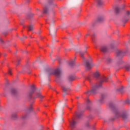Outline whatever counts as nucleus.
<instances>
[{"instance_id":"obj_1","label":"nucleus","mask_w":130,"mask_h":130,"mask_svg":"<svg viewBox=\"0 0 130 130\" xmlns=\"http://www.w3.org/2000/svg\"><path fill=\"white\" fill-rule=\"evenodd\" d=\"M108 78L105 76H103L102 78H100L99 82L95 84L94 86L91 88L90 90L85 92V94H86L87 96H90V95H95V94L97 93L98 88L102 87V83H104V82H108Z\"/></svg>"},{"instance_id":"obj_2","label":"nucleus","mask_w":130,"mask_h":130,"mask_svg":"<svg viewBox=\"0 0 130 130\" xmlns=\"http://www.w3.org/2000/svg\"><path fill=\"white\" fill-rule=\"evenodd\" d=\"M80 54L81 58H83V64L84 66H85L87 70H91L92 67L94 66L93 62H92V61H91L90 60L85 59L84 57V53L80 52Z\"/></svg>"},{"instance_id":"obj_3","label":"nucleus","mask_w":130,"mask_h":130,"mask_svg":"<svg viewBox=\"0 0 130 130\" xmlns=\"http://www.w3.org/2000/svg\"><path fill=\"white\" fill-rule=\"evenodd\" d=\"M47 74L49 76L54 75V76H55L56 79H59V78H60L61 74L60 69H59V68H57L55 70L50 69L47 71Z\"/></svg>"},{"instance_id":"obj_4","label":"nucleus","mask_w":130,"mask_h":130,"mask_svg":"<svg viewBox=\"0 0 130 130\" xmlns=\"http://www.w3.org/2000/svg\"><path fill=\"white\" fill-rule=\"evenodd\" d=\"M115 54L117 57H122V56H124L126 54V52L120 50H117L115 52Z\"/></svg>"},{"instance_id":"obj_5","label":"nucleus","mask_w":130,"mask_h":130,"mask_svg":"<svg viewBox=\"0 0 130 130\" xmlns=\"http://www.w3.org/2000/svg\"><path fill=\"white\" fill-rule=\"evenodd\" d=\"M35 91H36V88H35L34 85H32L31 87L30 90L28 94V98H29V99H32V94H33Z\"/></svg>"},{"instance_id":"obj_6","label":"nucleus","mask_w":130,"mask_h":130,"mask_svg":"<svg viewBox=\"0 0 130 130\" xmlns=\"http://www.w3.org/2000/svg\"><path fill=\"white\" fill-rule=\"evenodd\" d=\"M70 127L71 129H74L76 127L77 122L75 121V119H72V121H69Z\"/></svg>"},{"instance_id":"obj_7","label":"nucleus","mask_w":130,"mask_h":130,"mask_svg":"<svg viewBox=\"0 0 130 130\" xmlns=\"http://www.w3.org/2000/svg\"><path fill=\"white\" fill-rule=\"evenodd\" d=\"M85 102L86 103V109L90 110V108H91V102L88 98H86Z\"/></svg>"},{"instance_id":"obj_8","label":"nucleus","mask_w":130,"mask_h":130,"mask_svg":"<svg viewBox=\"0 0 130 130\" xmlns=\"http://www.w3.org/2000/svg\"><path fill=\"white\" fill-rule=\"evenodd\" d=\"M116 116H117V117H119V116H121V117L123 118L124 119L126 118V114H125V113H123L122 114H120V113L117 112L116 113Z\"/></svg>"},{"instance_id":"obj_9","label":"nucleus","mask_w":130,"mask_h":130,"mask_svg":"<svg viewBox=\"0 0 130 130\" xmlns=\"http://www.w3.org/2000/svg\"><path fill=\"white\" fill-rule=\"evenodd\" d=\"M36 98H40V99H42V98H43V96H42V95H41L40 92H38V93H37L36 96H35L33 98V99H36Z\"/></svg>"},{"instance_id":"obj_10","label":"nucleus","mask_w":130,"mask_h":130,"mask_svg":"<svg viewBox=\"0 0 130 130\" xmlns=\"http://www.w3.org/2000/svg\"><path fill=\"white\" fill-rule=\"evenodd\" d=\"M92 77H93V78H95V79H99V77H100V74H99V72H96L93 74Z\"/></svg>"},{"instance_id":"obj_11","label":"nucleus","mask_w":130,"mask_h":130,"mask_svg":"<svg viewBox=\"0 0 130 130\" xmlns=\"http://www.w3.org/2000/svg\"><path fill=\"white\" fill-rule=\"evenodd\" d=\"M107 50H108V48L106 46H103L101 48V51L102 52H107Z\"/></svg>"},{"instance_id":"obj_12","label":"nucleus","mask_w":130,"mask_h":130,"mask_svg":"<svg viewBox=\"0 0 130 130\" xmlns=\"http://www.w3.org/2000/svg\"><path fill=\"white\" fill-rule=\"evenodd\" d=\"M97 4L99 6H102L103 5L104 2L102 1V0H96Z\"/></svg>"},{"instance_id":"obj_13","label":"nucleus","mask_w":130,"mask_h":130,"mask_svg":"<svg viewBox=\"0 0 130 130\" xmlns=\"http://www.w3.org/2000/svg\"><path fill=\"white\" fill-rule=\"evenodd\" d=\"M75 115L76 117H77V118H80L82 117V114H81L80 113L76 112Z\"/></svg>"},{"instance_id":"obj_14","label":"nucleus","mask_w":130,"mask_h":130,"mask_svg":"<svg viewBox=\"0 0 130 130\" xmlns=\"http://www.w3.org/2000/svg\"><path fill=\"white\" fill-rule=\"evenodd\" d=\"M48 13V8L47 7L44 8L43 14H47Z\"/></svg>"},{"instance_id":"obj_15","label":"nucleus","mask_w":130,"mask_h":130,"mask_svg":"<svg viewBox=\"0 0 130 130\" xmlns=\"http://www.w3.org/2000/svg\"><path fill=\"white\" fill-rule=\"evenodd\" d=\"M106 97V94H102L101 99L100 100L101 103H102L103 100Z\"/></svg>"},{"instance_id":"obj_16","label":"nucleus","mask_w":130,"mask_h":130,"mask_svg":"<svg viewBox=\"0 0 130 130\" xmlns=\"http://www.w3.org/2000/svg\"><path fill=\"white\" fill-rule=\"evenodd\" d=\"M11 93L13 94V95H16L17 93V90L15 88H13L11 90Z\"/></svg>"},{"instance_id":"obj_17","label":"nucleus","mask_w":130,"mask_h":130,"mask_svg":"<svg viewBox=\"0 0 130 130\" xmlns=\"http://www.w3.org/2000/svg\"><path fill=\"white\" fill-rule=\"evenodd\" d=\"M120 11V9H119V8L118 7H116L115 8V12L116 14H118V13H119V12Z\"/></svg>"},{"instance_id":"obj_18","label":"nucleus","mask_w":130,"mask_h":130,"mask_svg":"<svg viewBox=\"0 0 130 130\" xmlns=\"http://www.w3.org/2000/svg\"><path fill=\"white\" fill-rule=\"evenodd\" d=\"M74 80H75V77H74L73 76H69V81H70L71 82L72 81H74Z\"/></svg>"},{"instance_id":"obj_19","label":"nucleus","mask_w":130,"mask_h":130,"mask_svg":"<svg viewBox=\"0 0 130 130\" xmlns=\"http://www.w3.org/2000/svg\"><path fill=\"white\" fill-rule=\"evenodd\" d=\"M12 118H13L14 120L17 119V114L16 113L12 114Z\"/></svg>"},{"instance_id":"obj_20","label":"nucleus","mask_w":130,"mask_h":130,"mask_svg":"<svg viewBox=\"0 0 130 130\" xmlns=\"http://www.w3.org/2000/svg\"><path fill=\"white\" fill-rule=\"evenodd\" d=\"M75 64V61L74 60H71L69 62V66H70V67H73V66H74Z\"/></svg>"},{"instance_id":"obj_21","label":"nucleus","mask_w":130,"mask_h":130,"mask_svg":"<svg viewBox=\"0 0 130 130\" xmlns=\"http://www.w3.org/2000/svg\"><path fill=\"white\" fill-rule=\"evenodd\" d=\"M112 62V59H111V58L110 57H108L107 58V62H108V63H110V62Z\"/></svg>"},{"instance_id":"obj_22","label":"nucleus","mask_w":130,"mask_h":130,"mask_svg":"<svg viewBox=\"0 0 130 130\" xmlns=\"http://www.w3.org/2000/svg\"><path fill=\"white\" fill-rule=\"evenodd\" d=\"M86 79H87L89 82H91V80H92V76L89 75L86 77Z\"/></svg>"},{"instance_id":"obj_23","label":"nucleus","mask_w":130,"mask_h":130,"mask_svg":"<svg viewBox=\"0 0 130 130\" xmlns=\"http://www.w3.org/2000/svg\"><path fill=\"white\" fill-rule=\"evenodd\" d=\"M32 111V105H30L29 107L27 109V112L30 113Z\"/></svg>"},{"instance_id":"obj_24","label":"nucleus","mask_w":130,"mask_h":130,"mask_svg":"<svg viewBox=\"0 0 130 130\" xmlns=\"http://www.w3.org/2000/svg\"><path fill=\"white\" fill-rule=\"evenodd\" d=\"M125 15L126 17H128V18H130V12L129 11H126Z\"/></svg>"},{"instance_id":"obj_25","label":"nucleus","mask_w":130,"mask_h":130,"mask_svg":"<svg viewBox=\"0 0 130 130\" xmlns=\"http://www.w3.org/2000/svg\"><path fill=\"white\" fill-rule=\"evenodd\" d=\"M109 106L111 108H112L113 110L115 109V106H114V105H113V104H110Z\"/></svg>"},{"instance_id":"obj_26","label":"nucleus","mask_w":130,"mask_h":130,"mask_svg":"<svg viewBox=\"0 0 130 130\" xmlns=\"http://www.w3.org/2000/svg\"><path fill=\"white\" fill-rule=\"evenodd\" d=\"M95 34H93L92 37H91V40L92 41V42H95L94 40H95Z\"/></svg>"},{"instance_id":"obj_27","label":"nucleus","mask_w":130,"mask_h":130,"mask_svg":"<svg viewBox=\"0 0 130 130\" xmlns=\"http://www.w3.org/2000/svg\"><path fill=\"white\" fill-rule=\"evenodd\" d=\"M61 89H62V91H63L64 92H66L67 91V90H68L67 88H66V87H64L63 86H61Z\"/></svg>"},{"instance_id":"obj_28","label":"nucleus","mask_w":130,"mask_h":130,"mask_svg":"<svg viewBox=\"0 0 130 130\" xmlns=\"http://www.w3.org/2000/svg\"><path fill=\"white\" fill-rule=\"evenodd\" d=\"M32 30H33V26L29 25L28 26V31H32Z\"/></svg>"},{"instance_id":"obj_29","label":"nucleus","mask_w":130,"mask_h":130,"mask_svg":"<svg viewBox=\"0 0 130 130\" xmlns=\"http://www.w3.org/2000/svg\"><path fill=\"white\" fill-rule=\"evenodd\" d=\"M125 69L126 70V71H129L130 70V67L129 66H126L125 67Z\"/></svg>"},{"instance_id":"obj_30","label":"nucleus","mask_w":130,"mask_h":130,"mask_svg":"<svg viewBox=\"0 0 130 130\" xmlns=\"http://www.w3.org/2000/svg\"><path fill=\"white\" fill-rule=\"evenodd\" d=\"M102 21H103V18L100 17V18H98V21L99 22H102Z\"/></svg>"},{"instance_id":"obj_31","label":"nucleus","mask_w":130,"mask_h":130,"mask_svg":"<svg viewBox=\"0 0 130 130\" xmlns=\"http://www.w3.org/2000/svg\"><path fill=\"white\" fill-rule=\"evenodd\" d=\"M8 74L9 75H10V76H12V71L11 70V69H9L8 71Z\"/></svg>"},{"instance_id":"obj_32","label":"nucleus","mask_w":130,"mask_h":130,"mask_svg":"<svg viewBox=\"0 0 130 130\" xmlns=\"http://www.w3.org/2000/svg\"><path fill=\"white\" fill-rule=\"evenodd\" d=\"M125 103H126V104H129V100H126Z\"/></svg>"},{"instance_id":"obj_33","label":"nucleus","mask_w":130,"mask_h":130,"mask_svg":"<svg viewBox=\"0 0 130 130\" xmlns=\"http://www.w3.org/2000/svg\"><path fill=\"white\" fill-rule=\"evenodd\" d=\"M27 117V115L22 116V119H25Z\"/></svg>"},{"instance_id":"obj_34","label":"nucleus","mask_w":130,"mask_h":130,"mask_svg":"<svg viewBox=\"0 0 130 130\" xmlns=\"http://www.w3.org/2000/svg\"><path fill=\"white\" fill-rule=\"evenodd\" d=\"M49 4H52V1H49Z\"/></svg>"},{"instance_id":"obj_35","label":"nucleus","mask_w":130,"mask_h":130,"mask_svg":"<svg viewBox=\"0 0 130 130\" xmlns=\"http://www.w3.org/2000/svg\"><path fill=\"white\" fill-rule=\"evenodd\" d=\"M0 42H3V40L1 38H0Z\"/></svg>"},{"instance_id":"obj_36","label":"nucleus","mask_w":130,"mask_h":130,"mask_svg":"<svg viewBox=\"0 0 130 130\" xmlns=\"http://www.w3.org/2000/svg\"><path fill=\"white\" fill-rule=\"evenodd\" d=\"M110 48H113V46H110Z\"/></svg>"},{"instance_id":"obj_37","label":"nucleus","mask_w":130,"mask_h":130,"mask_svg":"<svg viewBox=\"0 0 130 130\" xmlns=\"http://www.w3.org/2000/svg\"><path fill=\"white\" fill-rule=\"evenodd\" d=\"M86 126H89V123L86 124Z\"/></svg>"},{"instance_id":"obj_38","label":"nucleus","mask_w":130,"mask_h":130,"mask_svg":"<svg viewBox=\"0 0 130 130\" xmlns=\"http://www.w3.org/2000/svg\"><path fill=\"white\" fill-rule=\"evenodd\" d=\"M30 16H34V14H30Z\"/></svg>"},{"instance_id":"obj_39","label":"nucleus","mask_w":130,"mask_h":130,"mask_svg":"<svg viewBox=\"0 0 130 130\" xmlns=\"http://www.w3.org/2000/svg\"><path fill=\"white\" fill-rule=\"evenodd\" d=\"M124 8V5H123V7L122 9H123Z\"/></svg>"},{"instance_id":"obj_40","label":"nucleus","mask_w":130,"mask_h":130,"mask_svg":"<svg viewBox=\"0 0 130 130\" xmlns=\"http://www.w3.org/2000/svg\"><path fill=\"white\" fill-rule=\"evenodd\" d=\"M89 35V34H87L86 36H88Z\"/></svg>"},{"instance_id":"obj_41","label":"nucleus","mask_w":130,"mask_h":130,"mask_svg":"<svg viewBox=\"0 0 130 130\" xmlns=\"http://www.w3.org/2000/svg\"><path fill=\"white\" fill-rule=\"evenodd\" d=\"M46 23H48V20H46Z\"/></svg>"},{"instance_id":"obj_42","label":"nucleus","mask_w":130,"mask_h":130,"mask_svg":"<svg viewBox=\"0 0 130 130\" xmlns=\"http://www.w3.org/2000/svg\"><path fill=\"white\" fill-rule=\"evenodd\" d=\"M4 56H7V54H4Z\"/></svg>"},{"instance_id":"obj_43","label":"nucleus","mask_w":130,"mask_h":130,"mask_svg":"<svg viewBox=\"0 0 130 130\" xmlns=\"http://www.w3.org/2000/svg\"><path fill=\"white\" fill-rule=\"evenodd\" d=\"M17 66H19V63H17Z\"/></svg>"},{"instance_id":"obj_44","label":"nucleus","mask_w":130,"mask_h":130,"mask_svg":"<svg viewBox=\"0 0 130 130\" xmlns=\"http://www.w3.org/2000/svg\"><path fill=\"white\" fill-rule=\"evenodd\" d=\"M127 21H128V19H127V20H126V22H127Z\"/></svg>"},{"instance_id":"obj_45","label":"nucleus","mask_w":130,"mask_h":130,"mask_svg":"<svg viewBox=\"0 0 130 130\" xmlns=\"http://www.w3.org/2000/svg\"><path fill=\"white\" fill-rule=\"evenodd\" d=\"M120 60H121V59H120Z\"/></svg>"},{"instance_id":"obj_46","label":"nucleus","mask_w":130,"mask_h":130,"mask_svg":"<svg viewBox=\"0 0 130 130\" xmlns=\"http://www.w3.org/2000/svg\"><path fill=\"white\" fill-rule=\"evenodd\" d=\"M38 110H39V109H38Z\"/></svg>"},{"instance_id":"obj_47","label":"nucleus","mask_w":130,"mask_h":130,"mask_svg":"<svg viewBox=\"0 0 130 130\" xmlns=\"http://www.w3.org/2000/svg\"><path fill=\"white\" fill-rule=\"evenodd\" d=\"M55 81H56H56H57L56 79L55 80Z\"/></svg>"}]
</instances>
